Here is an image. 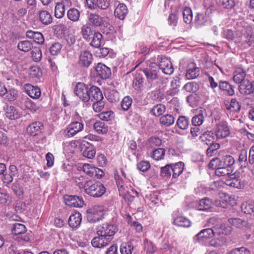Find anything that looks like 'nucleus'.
<instances>
[{"mask_svg":"<svg viewBox=\"0 0 254 254\" xmlns=\"http://www.w3.org/2000/svg\"><path fill=\"white\" fill-rule=\"evenodd\" d=\"M80 99L86 103V105L89 104L90 100L92 101L103 100L104 97L100 89L95 86L86 85L80 82Z\"/></svg>","mask_w":254,"mask_h":254,"instance_id":"1","label":"nucleus"},{"mask_svg":"<svg viewBox=\"0 0 254 254\" xmlns=\"http://www.w3.org/2000/svg\"><path fill=\"white\" fill-rule=\"evenodd\" d=\"M141 67L140 71H142L145 74L148 86L151 88L153 85V82L159 78V68L155 63L149 62H142L139 64Z\"/></svg>","mask_w":254,"mask_h":254,"instance_id":"2","label":"nucleus"},{"mask_svg":"<svg viewBox=\"0 0 254 254\" xmlns=\"http://www.w3.org/2000/svg\"><path fill=\"white\" fill-rule=\"evenodd\" d=\"M84 189L87 194L94 197H99L106 192L104 185L98 181H87L84 185Z\"/></svg>","mask_w":254,"mask_h":254,"instance_id":"3","label":"nucleus"},{"mask_svg":"<svg viewBox=\"0 0 254 254\" xmlns=\"http://www.w3.org/2000/svg\"><path fill=\"white\" fill-rule=\"evenodd\" d=\"M214 130L216 138L218 139L225 138L230 134L228 124L224 120L219 121L217 122Z\"/></svg>","mask_w":254,"mask_h":254,"instance_id":"4","label":"nucleus"},{"mask_svg":"<svg viewBox=\"0 0 254 254\" xmlns=\"http://www.w3.org/2000/svg\"><path fill=\"white\" fill-rule=\"evenodd\" d=\"M118 231V228L116 225L107 223L97 227V234L98 235H102L105 238L109 237V238L112 240L114 235Z\"/></svg>","mask_w":254,"mask_h":254,"instance_id":"5","label":"nucleus"},{"mask_svg":"<svg viewBox=\"0 0 254 254\" xmlns=\"http://www.w3.org/2000/svg\"><path fill=\"white\" fill-rule=\"evenodd\" d=\"M104 215L103 207L97 206L86 210V218L90 223H95L101 220Z\"/></svg>","mask_w":254,"mask_h":254,"instance_id":"6","label":"nucleus"},{"mask_svg":"<svg viewBox=\"0 0 254 254\" xmlns=\"http://www.w3.org/2000/svg\"><path fill=\"white\" fill-rule=\"evenodd\" d=\"M238 90L242 95L254 96V81H251L249 79L244 80L239 85Z\"/></svg>","mask_w":254,"mask_h":254,"instance_id":"7","label":"nucleus"},{"mask_svg":"<svg viewBox=\"0 0 254 254\" xmlns=\"http://www.w3.org/2000/svg\"><path fill=\"white\" fill-rule=\"evenodd\" d=\"M80 151H82L83 157L88 159H92L96 153L93 145L85 140H80Z\"/></svg>","mask_w":254,"mask_h":254,"instance_id":"8","label":"nucleus"},{"mask_svg":"<svg viewBox=\"0 0 254 254\" xmlns=\"http://www.w3.org/2000/svg\"><path fill=\"white\" fill-rule=\"evenodd\" d=\"M159 69L166 74L171 75L174 72V67L171 61L165 57H161L158 65Z\"/></svg>","mask_w":254,"mask_h":254,"instance_id":"9","label":"nucleus"},{"mask_svg":"<svg viewBox=\"0 0 254 254\" xmlns=\"http://www.w3.org/2000/svg\"><path fill=\"white\" fill-rule=\"evenodd\" d=\"M97 76L102 79L109 78L111 75V71L109 67L102 63H98L96 66Z\"/></svg>","mask_w":254,"mask_h":254,"instance_id":"10","label":"nucleus"},{"mask_svg":"<svg viewBox=\"0 0 254 254\" xmlns=\"http://www.w3.org/2000/svg\"><path fill=\"white\" fill-rule=\"evenodd\" d=\"M111 241L109 237L105 238L102 235H98L92 239L91 244L95 248H102L108 245Z\"/></svg>","mask_w":254,"mask_h":254,"instance_id":"11","label":"nucleus"},{"mask_svg":"<svg viewBox=\"0 0 254 254\" xmlns=\"http://www.w3.org/2000/svg\"><path fill=\"white\" fill-rule=\"evenodd\" d=\"M24 88L26 93L30 97L37 99L40 97L41 92L38 87L33 86L30 84H26L24 85Z\"/></svg>","mask_w":254,"mask_h":254,"instance_id":"12","label":"nucleus"},{"mask_svg":"<svg viewBox=\"0 0 254 254\" xmlns=\"http://www.w3.org/2000/svg\"><path fill=\"white\" fill-rule=\"evenodd\" d=\"M92 61L93 56L90 52L84 51L80 54V67H88Z\"/></svg>","mask_w":254,"mask_h":254,"instance_id":"13","label":"nucleus"},{"mask_svg":"<svg viewBox=\"0 0 254 254\" xmlns=\"http://www.w3.org/2000/svg\"><path fill=\"white\" fill-rule=\"evenodd\" d=\"M187 68L186 76L188 79H194L199 75V69L196 67L195 64L194 63H190Z\"/></svg>","mask_w":254,"mask_h":254,"instance_id":"14","label":"nucleus"},{"mask_svg":"<svg viewBox=\"0 0 254 254\" xmlns=\"http://www.w3.org/2000/svg\"><path fill=\"white\" fill-rule=\"evenodd\" d=\"M206 116V112L205 109L200 108L191 119L192 125L194 126H200L204 121L205 117Z\"/></svg>","mask_w":254,"mask_h":254,"instance_id":"15","label":"nucleus"},{"mask_svg":"<svg viewBox=\"0 0 254 254\" xmlns=\"http://www.w3.org/2000/svg\"><path fill=\"white\" fill-rule=\"evenodd\" d=\"M128 13V9L123 3H119L114 11V14L116 17L123 20Z\"/></svg>","mask_w":254,"mask_h":254,"instance_id":"16","label":"nucleus"},{"mask_svg":"<svg viewBox=\"0 0 254 254\" xmlns=\"http://www.w3.org/2000/svg\"><path fill=\"white\" fill-rule=\"evenodd\" d=\"M214 237V232L212 228H207L202 230L199 233L195 236L194 240L200 241L203 239H210Z\"/></svg>","mask_w":254,"mask_h":254,"instance_id":"17","label":"nucleus"},{"mask_svg":"<svg viewBox=\"0 0 254 254\" xmlns=\"http://www.w3.org/2000/svg\"><path fill=\"white\" fill-rule=\"evenodd\" d=\"M5 111L6 116L10 120H15L20 117V114L15 107L10 106H8L6 105L3 107Z\"/></svg>","mask_w":254,"mask_h":254,"instance_id":"18","label":"nucleus"},{"mask_svg":"<svg viewBox=\"0 0 254 254\" xmlns=\"http://www.w3.org/2000/svg\"><path fill=\"white\" fill-rule=\"evenodd\" d=\"M218 87L219 90L225 91L229 96H233L235 94L234 87L227 81H219Z\"/></svg>","mask_w":254,"mask_h":254,"instance_id":"19","label":"nucleus"},{"mask_svg":"<svg viewBox=\"0 0 254 254\" xmlns=\"http://www.w3.org/2000/svg\"><path fill=\"white\" fill-rule=\"evenodd\" d=\"M225 108L228 111L235 113L239 112L241 108V103L235 98H233L230 102L225 103Z\"/></svg>","mask_w":254,"mask_h":254,"instance_id":"20","label":"nucleus"},{"mask_svg":"<svg viewBox=\"0 0 254 254\" xmlns=\"http://www.w3.org/2000/svg\"><path fill=\"white\" fill-rule=\"evenodd\" d=\"M39 20L41 23L45 25L51 24L53 21V17L48 11L40 10L38 13Z\"/></svg>","mask_w":254,"mask_h":254,"instance_id":"21","label":"nucleus"},{"mask_svg":"<svg viewBox=\"0 0 254 254\" xmlns=\"http://www.w3.org/2000/svg\"><path fill=\"white\" fill-rule=\"evenodd\" d=\"M212 200L207 197H205L200 200L196 203V207L198 210L205 211L210 208L212 206Z\"/></svg>","mask_w":254,"mask_h":254,"instance_id":"22","label":"nucleus"},{"mask_svg":"<svg viewBox=\"0 0 254 254\" xmlns=\"http://www.w3.org/2000/svg\"><path fill=\"white\" fill-rule=\"evenodd\" d=\"M43 127L41 122H36L32 123L27 128V132L32 136H35L41 132Z\"/></svg>","mask_w":254,"mask_h":254,"instance_id":"23","label":"nucleus"},{"mask_svg":"<svg viewBox=\"0 0 254 254\" xmlns=\"http://www.w3.org/2000/svg\"><path fill=\"white\" fill-rule=\"evenodd\" d=\"M26 36L28 38L33 39L34 42L39 44H42L44 42L43 35L39 32L28 30L26 32Z\"/></svg>","mask_w":254,"mask_h":254,"instance_id":"24","label":"nucleus"},{"mask_svg":"<svg viewBox=\"0 0 254 254\" xmlns=\"http://www.w3.org/2000/svg\"><path fill=\"white\" fill-rule=\"evenodd\" d=\"M79 131V124L77 122L70 124L64 131L65 136L71 137Z\"/></svg>","mask_w":254,"mask_h":254,"instance_id":"25","label":"nucleus"},{"mask_svg":"<svg viewBox=\"0 0 254 254\" xmlns=\"http://www.w3.org/2000/svg\"><path fill=\"white\" fill-rule=\"evenodd\" d=\"M246 76V71L242 68H237L234 72L233 80L234 81L239 85L243 83L244 80H247L248 79L245 78Z\"/></svg>","mask_w":254,"mask_h":254,"instance_id":"26","label":"nucleus"},{"mask_svg":"<svg viewBox=\"0 0 254 254\" xmlns=\"http://www.w3.org/2000/svg\"><path fill=\"white\" fill-rule=\"evenodd\" d=\"M238 161L241 168H246L250 165L248 152L245 149H242L239 155Z\"/></svg>","mask_w":254,"mask_h":254,"instance_id":"27","label":"nucleus"},{"mask_svg":"<svg viewBox=\"0 0 254 254\" xmlns=\"http://www.w3.org/2000/svg\"><path fill=\"white\" fill-rule=\"evenodd\" d=\"M77 200H79V197L75 195H66L64 196V200L65 204L70 207H79V203Z\"/></svg>","mask_w":254,"mask_h":254,"instance_id":"28","label":"nucleus"},{"mask_svg":"<svg viewBox=\"0 0 254 254\" xmlns=\"http://www.w3.org/2000/svg\"><path fill=\"white\" fill-rule=\"evenodd\" d=\"M184 164L182 162H179L173 165H172V174L173 178H178L182 173L184 170Z\"/></svg>","mask_w":254,"mask_h":254,"instance_id":"29","label":"nucleus"},{"mask_svg":"<svg viewBox=\"0 0 254 254\" xmlns=\"http://www.w3.org/2000/svg\"><path fill=\"white\" fill-rule=\"evenodd\" d=\"M144 82L142 75L139 72V70H137L133 82V87L137 90L141 89L143 87Z\"/></svg>","mask_w":254,"mask_h":254,"instance_id":"30","label":"nucleus"},{"mask_svg":"<svg viewBox=\"0 0 254 254\" xmlns=\"http://www.w3.org/2000/svg\"><path fill=\"white\" fill-rule=\"evenodd\" d=\"M199 139L202 142L209 145L212 144L214 142V136L213 133L211 131H205L199 137Z\"/></svg>","mask_w":254,"mask_h":254,"instance_id":"31","label":"nucleus"},{"mask_svg":"<svg viewBox=\"0 0 254 254\" xmlns=\"http://www.w3.org/2000/svg\"><path fill=\"white\" fill-rule=\"evenodd\" d=\"M160 124L165 127H169L175 122V118L173 115L166 114L162 116L160 118Z\"/></svg>","mask_w":254,"mask_h":254,"instance_id":"32","label":"nucleus"},{"mask_svg":"<svg viewBox=\"0 0 254 254\" xmlns=\"http://www.w3.org/2000/svg\"><path fill=\"white\" fill-rule=\"evenodd\" d=\"M68 224L73 229H77L79 226V212L71 214L68 219Z\"/></svg>","mask_w":254,"mask_h":254,"instance_id":"33","label":"nucleus"},{"mask_svg":"<svg viewBox=\"0 0 254 254\" xmlns=\"http://www.w3.org/2000/svg\"><path fill=\"white\" fill-rule=\"evenodd\" d=\"M175 225L180 227H189L191 225V222L186 217L179 216L176 218L174 220Z\"/></svg>","mask_w":254,"mask_h":254,"instance_id":"34","label":"nucleus"},{"mask_svg":"<svg viewBox=\"0 0 254 254\" xmlns=\"http://www.w3.org/2000/svg\"><path fill=\"white\" fill-rule=\"evenodd\" d=\"M229 178L230 179L227 180L225 181V184L227 185L238 189L241 188V185L239 180L236 178V175L235 174H231Z\"/></svg>","mask_w":254,"mask_h":254,"instance_id":"35","label":"nucleus"},{"mask_svg":"<svg viewBox=\"0 0 254 254\" xmlns=\"http://www.w3.org/2000/svg\"><path fill=\"white\" fill-rule=\"evenodd\" d=\"M228 221L229 224L238 228H243L247 224L246 221L239 218H230Z\"/></svg>","mask_w":254,"mask_h":254,"instance_id":"36","label":"nucleus"},{"mask_svg":"<svg viewBox=\"0 0 254 254\" xmlns=\"http://www.w3.org/2000/svg\"><path fill=\"white\" fill-rule=\"evenodd\" d=\"M94 128L100 134H105L108 131V126L104 123L100 121L94 124Z\"/></svg>","mask_w":254,"mask_h":254,"instance_id":"37","label":"nucleus"},{"mask_svg":"<svg viewBox=\"0 0 254 254\" xmlns=\"http://www.w3.org/2000/svg\"><path fill=\"white\" fill-rule=\"evenodd\" d=\"M12 233L16 235L24 234L26 231V228L24 225L20 223L13 224L11 229Z\"/></svg>","mask_w":254,"mask_h":254,"instance_id":"38","label":"nucleus"},{"mask_svg":"<svg viewBox=\"0 0 254 254\" xmlns=\"http://www.w3.org/2000/svg\"><path fill=\"white\" fill-rule=\"evenodd\" d=\"M218 4L221 7L229 10L234 7L235 1V0H219Z\"/></svg>","mask_w":254,"mask_h":254,"instance_id":"39","label":"nucleus"},{"mask_svg":"<svg viewBox=\"0 0 254 254\" xmlns=\"http://www.w3.org/2000/svg\"><path fill=\"white\" fill-rule=\"evenodd\" d=\"M235 163L234 158L231 155H225L222 158V166L226 167L230 169L233 170V165Z\"/></svg>","mask_w":254,"mask_h":254,"instance_id":"40","label":"nucleus"},{"mask_svg":"<svg viewBox=\"0 0 254 254\" xmlns=\"http://www.w3.org/2000/svg\"><path fill=\"white\" fill-rule=\"evenodd\" d=\"M88 20L93 25L99 26L102 23V18L98 14L90 13L88 17Z\"/></svg>","mask_w":254,"mask_h":254,"instance_id":"41","label":"nucleus"},{"mask_svg":"<svg viewBox=\"0 0 254 254\" xmlns=\"http://www.w3.org/2000/svg\"><path fill=\"white\" fill-rule=\"evenodd\" d=\"M232 169H230L225 166H221L216 169V170L215 171V174L216 176L219 177L228 176L229 177L230 175L232 174Z\"/></svg>","mask_w":254,"mask_h":254,"instance_id":"42","label":"nucleus"},{"mask_svg":"<svg viewBox=\"0 0 254 254\" xmlns=\"http://www.w3.org/2000/svg\"><path fill=\"white\" fill-rule=\"evenodd\" d=\"M102 38V35L99 32H95L91 37L92 41L90 43V45L95 47L99 48L101 45V40Z\"/></svg>","mask_w":254,"mask_h":254,"instance_id":"43","label":"nucleus"},{"mask_svg":"<svg viewBox=\"0 0 254 254\" xmlns=\"http://www.w3.org/2000/svg\"><path fill=\"white\" fill-rule=\"evenodd\" d=\"M65 13V5L62 2L57 4L55 8V16L58 18H61Z\"/></svg>","mask_w":254,"mask_h":254,"instance_id":"44","label":"nucleus"},{"mask_svg":"<svg viewBox=\"0 0 254 254\" xmlns=\"http://www.w3.org/2000/svg\"><path fill=\"white\" fill-rule=\"evenodd\" d=\"M93 32L90 25H85L82 28L83 38L87 41H89L91 39L90 37L93 35Z\"/></svg>","mask_w":254,"mask_h":254,"instance_id":"45","label":"nucleus"},{"mask_svg":"<svg viewBox=\"0 0 254 254\" xmlns=\"http://www.w3.org/2000/svg\"><path fill=\"white\" fill-rule=\"evenodd\" d=\"M214 232V237L219 236L222 234L227 235L230 232L225 225H221L220 227H214L213 228Z\"/></svg>","mask_w":254,"mask_h":254,"instance_id":"46","label":"nucleus"},{"mask_svg":"<svg viewBox=\"0 0 254 254\" xmlns=\"http://www.w3.org/2000/svg\"><path fill=\"white\" fill-rule=\"evenodd\" d=\"M166 108L162 104H158L154 106L151 109V113L155 116L162 115L165 111Z\"/></svg>","mask_w":254,"mask_h":254,"instance_id":"47","label":"nucleus"},{"mask_svg":"<svg viewBox=\"0 0 254 254\" xmlns=\"http://www.w3.org/2000/svg\"><path fill=\"white\" fill-rule=\"evenodd\" d=\"M17 48L21 51L27 52L33 48V45L29 41H22L18 43Z\"/></svg>","mask_w":254,"mask_h":254,"instance_id":"48","label":"nucleus"},{"mask_svg":"<svg viewBox=\"0 0 254 254\" xmlns=\"http://www.w3.org/2000/svg\"><path fill=\"white\" fill-rule=\"evenodd\" d=\"M189 119L185 116H180L177 121V125L182 129H186L189 125Z\"/></svg>","mask_w":254,"mask_h":254,"instance_id":"49","label":"nucleus"},{"mask_svg":"<svg viewBox=\"0 0 254 254\" xmlns=\"http://www.w3.org/2000/svg\"><path fill=\"white\" fill-rule=\"evenodd\" d=\"M11 203V197L6 192L0 191V204L9 205Z\"/></svg>","mask_w":254,"mask_h":254,"instance_id":"50","label":"nucleus"},{"mask_svg":"<svg viewBox=\"0 0 254 254\" xmlns=\"http://www.w3.org/2000/svg\"><path fill=\"white\" fill-rule=\"evenodd\" d=\"M179 81L175 79L173 80L171 82V89L169 91H167L168 94L170 96H174L177 94L179 91L180 85L179 84Z\"/></svg>","mask_w":254,"mask_h":254,"instance_id":"51","label":"nucleus"},{"mask_svg":"<svg viewBox=\"0 0 254 254\" xmlns=\"http://www.w3.org/2000/svg\"><path fill=\"white\" fill-rule=\"evenodd\" d=\"M183 89L188 92H195L199 89V85L195 82H190L186 83Z\"/></svg>","mask_w":254,"mask_h":254,"instance_id":"52","label":"nucleus"},{"mask_svg":"<svg viewBox=\"0 0 254 254\" xmlns=\"http://www.w3.org/2000/svg\"><path fill=\"white\" fill-rule=\"evenodd\" d=\"M133 246L130 243H124L120 246L121 254H131L133 250Z\"/></svg>","mask_w":254,"mask_h":254,"instance_id":"53","label":"nucleus"},{"mask_svg":"<svg viewBox=\"0 0 254 254\" xmlns=\"http://www.w3.org/2000/svg\"><path fill=\"white\" fill-rule=\"evenodd\" d=\"M68 18L72 21H77L79 18V11L76 8H70L67 11Z\"/></svg>","mask_w":254,"mask_h":254,"instance_id":"54","label":"nucleus"},{"mask_svg":"<svg viewBox=\"0 0 254 254\" xmlns=\"http://www.w3.org/2000/svg\"><path fill=\"white\" fill-rule=\"evenodd\" d=\"M165 154V149L162 148H159L152 152L151 157L154 160H159L163 159Z\"/></svg>","mask_w":254,"mask_h":254,"instance_id":"55","label":"nucleus"},{"mask_svg":"<svg viewBox=\"0 0 254 254\" xmlns=\"http://www.w3.org/2000/svg\"><path fill=\"white\" fill-rule=\"evenodd\" d=\"M31 57L34 61L36 62H39L42 57V51L38 47H34L32 49L31 52Z\"/></svg>","mask_w":254,"mask_h":254,"instance_id":"56","label":"nucleus"},{"mask_svg":"<svg viewBox=\"0 0 254 254\" xmlns=\"http://www.w3.org/2000/svg\"><path fill=\"white\" fill-rule=\"evenodd\" d=\"M6 94L5 99L9 102L15 101L18 97V91L14 88L7 91Z\"/></svg>","mask_w":254,"mask_h":254,"instance_id":"57","label":"nucleus"},{"mask_svg":"<svg viewBox=\"0 0 254 254\" xmlns=\"http://www.w3.org/2000/svg\"><path fill=\"white\" fill-rule=\"evenodd\" d=\"M183 18L184 22L187 24L191 23L192 19V14L190 8L186 7L183 10Z\"/></svg>","mask_w":254,"mask_h":254,"instance_id":"58","label":"nucleus"},{"mask_svg":"<svg viewBox=\"0 0 254 254\" xmlns=\"http://www.w3.org/2000/svg\"><path fill=\"white\" fill-rule=\"evenodd\" d=\"M172 165L167 164L161 168L160 176L163 178H169L172 174Z\"/></svg>","mask_w":254,"mask_h":254,"instance_id":"59","label":"nucleus"},{"mask_svg":"<svg viewBox=\"0 0 254 254\" xmlns=\"http://www.w3.org/2000/svg\"><path fill=\"white\" fill-rule=\"evenodd\" d=\"M97 116L103 121H111L114 117V113L111 111L103 112L99 114Z\"/></svg>","mask_w":254,"mask_h":254,"instance_id":"60","label":"nucleus"},{"mask_svg":"<svg viewBox=\"0 0 254 254\" xmlns=\"http://www.w3.org/2000/svg\"><path fill=\"white\" fill-rule=\"evenodd\" d=\"M208 20V17L204 13H198L195 17V21L197 25L202 26Z\"/></svg>","mask_w":254,"mask_h":254,"instance_id":"61","label":"nucleus"},{"mask_svg":"<svg viewBox=\"0 0 254 254\" xmlns=\"http://www.w3.org/2000/svg\"><path fill=\"white\" fill-rule=\"evenodd\" d=\"M96 51V55L97 57L100 58H105L108 55L110 54V52L112 51V50L108 48H97Z\"/></svg>","mask_w":254,"mask_h":254,"instance_id":"62","label":"nucleus"},{"mask_svg":"<svg viewBox=\"0 0 254 254\" xmlns=\"http://www.w3.org/2000/svg\"><path fill=\"white\" fill-rule=\"evenodd\" d=\"M62 48V45L58 42L53 44L50 49L51 54L53 56L58 55L60 53Z\"/></svg>","mask_w":254,"mask_h":254,"instance_id":"63","label":"nucleus"},{"mask_svg":"<svg viewBox=\"0 0 254 254\" xmlns=\"http://www.w3.org/2000/svg\"><path fill=\"white\" fill-rule=\"evenodd\" d=\"M228 254H251V253L247 248L243 247L231 250Z\"/></svg>","mask_w":254,"mask_h":254,"instance_id":"64","label":"nucleus"}]
</instances>
